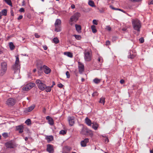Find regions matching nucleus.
I'll list each match as a JSON object with an SVG mask.
<instances>
[{"label":"nucleus","instance_id":"25","mask_svg":"<svg viewBox=\"0 0 153 153\" xmlns=\"http://www.w3.org/2000/svg\"><path fill=\"white\" fill-rule=\"evenodd\" d=\"M9 46L10 50H14L15 48V46L12 42H10L9 43Z\"/></svg>","mask_w":153,"mask_h":153},{"label":"nucleus","instance_id":"35","mask_svg":"<svg viewBox=\"0 0 153 153\" xmlns=\"http://www.w3.org/2000/svg\"><path fill=\"white\" fill-rule=\"evenodd\" d=\"M8 5L12 6V3L11 0H3Z\"/></svg>","mask_w":153,"mask_h":153},{"label":"nucleus","instance_id":"44","mask_svg":"<svg viewBox=\"0 0 153 153\" xmlns=\"http://www.w3.org/2000/svg\"><path fill=\"white\" fill-rule=\"evenodd\" d=\"M139 41L140 43H143L144 42V39L143 38H141L139 39Z\"/></svg>","mask_w":153,"mask_h":153},{"label":"nucleus","instance_id":"51","mask_svg":"<svg viewBox=\"0 0 153 153\" xmlns=\"http://www.w3.org/2000/svg\"><path fill=\"white\" fill-rule=\"evenodd\" d=\"M106 29H107V30H108L109 31L111 30V27L109 26H107L106 27Z\"/></svg>","mask_w":153,"mask_h":153},{"label":"nucleus","instance_id":"6","mask_svg":"<svg viewBox=\"0 0 153 153\" xmlns=\"http://www.w3.org/2000/svg\"><path fill=\"white\" fill-rule=\"evenodd\" d=\"M61 21L59 19H57L54 25L55 27V31L56 32H59L61 30Z\"/></svg>","mask_w":153,"mask_h":153},{"label":"nucleus","instance_id":"42","mask_svg":"<svg viewBox=\"0 0 153 153\" xmlns=\"http://www.w3.org/2000/svg\"><path fill=\"white\" fill-rule=\"evenodd\" d=\"M135 56V55H134L133 54H132V55L130 54L129 55H128V58H131V59L134 58Z\"/></svg>","mask_w":153,"mask_h":153},{"label":"nucleus","instance_id":"46","mask_svg":"<svg viewBox=\"0 0 153 153\" xmlns=\"http://www.w3.org/2000/svg\"><path fill=\"white\" fill-rule=\"evenodd\" d=\"M57 86L60 88H62L64 85L60 83L58 84Z\"/></svg>","mask_w":153,"mask_h":153},{"label":"nucleus","instance_id":"23","mask_svg":"<svg viewBox=\"0 0 153 153\" xmlns=\"http://www.w3.org/2000/svg\"><path fill=\"white\" fill-rule=\"evenodd\" d=\"M64 55L71 58L73 56L72 53L70 52H64Z\"/></svg>","mask_w":153,"mask_h":153},{"label":"nucleus","instance_id":"11","mask_svg":"<svg viewBox=\"0 0 153 153\" xmlns=\"http://www.w3.org/2000/svg\"><path fill=\"white\" fill-rule=\"evenodd\" d=\"M40 69L43 70L44 72L46 74H48L51 72V69L47 66L44 65L40 67Z\"/></svg>","mask_w":153,"mask_h":153},{"label":"nucleus","instance_id":"1","mask_svg":"<svg viewBox=\"0 0 153 153\" xmlns=\"http://www.w3.org/2000/svg\"><path fill=\"white\" fill-rule=\"evenodd\" d=\"M131 23L134 29L139 32L141 27V22L139 19H135L132 20Z\"/></svg>","mask_w":153,"mask_h":153},{"label":"nucleus","instance_id":"26","mask_svg":"<svg viewBox=\"0 0 153 153\" xmlns=\"http://www.w3.org/2000/svg\"><path fill=\"white\" fill-rule=\"evenodd\" d=\"M110 7L112 9H113V10H119L121 11L122 12H124V13H125V12L124 11H123V10H122L121 9H119V8H115L114 7H113L112 5H110Z\"/></svg>","mask_w":153,"mask_h":153},{"label":"nucleus","instance_id":"19","mask_svg":"<svg viewBox=\"0 0 153 153\" xmlns=\"http://www.w3.org/2000/svg\"><path fill=\"white\" fill-rule=\"evenodd\" d=\"M85 122L86 124L88 126H91L92 124L91 120L87 117L85 119Z\"/></svg>","mask_w":153,"mask_h":153},{"label":"nucleus","instance_id":"37","mask_svg":"<svg viewBox=\"0 0 153 153\" xmlns=\"http://www.w3.org/2000/svg\"><path fill=\"white\" fill-rule=\"evenodd\" d=\"M45 90L47 92H50L51 89L50 86H46V87Z\"/></svg>","mask_w":153,"mask_h":153},{"label":"nucleus","instance_id":"43","mask_svg":"<svg viewBox=\"0 0 153 153\" xmlns=\"http://www.w3.org/2000/svg\"><path fill=\"white\" fill-rule=\"evenodd\" d=\"M74 21H71V19H70L69 20V23L70 25H71V26L72 25L74 24Z\"/></svg>","mask_w":153,"mask_h":153},{"label":"nucleus","instance_id":"39","mask_svg":"<svg viewBox=\"0 0 153 153\" xmlns=\"http://www.w3.org/2000/svg\"><path fill=\"white\" fill-rule=\"evenodd\" d=\"M66 75L67 78H69L70 77V74L68 71H67L66 72Z\"/></svg>","mask_w":153,"mask_h":153},{"label":"nucleus","instance_id":"40","mask_svg":"<svg viewBox=\"0 0 153 153\" xmlns=\"http://www.w3.org/2000/svg\"><path fill=\"white\" fill-rule=\"evenodd\" d=\"M3 136L5 138H7L8 137V134L6 133H4L2 134Z\"/></svg>","mask_w":153,"mask_h":153},{"label":"nucleus","instance_id":"49","mask_svg":"<svg viewBox=\"0 0 153 153\" xmlns=\"http://www.w3.org/2000/svg\"><path fill=\"white\" fill-rule=\"evenodd\" d=\"M35 36L36 38H38L40 37L39 35H38V34L37 33H35Z\"/></svg>","mask_w":153,"mask_h":153},{"label":"nucleus","instance_id":"2","mask_svg":"<svg viewBox=\"0 0 153 153\" xmlns=\"http://www.w3.org/2000/svg\"><path fill=\"white\" fill-rule=\"evenodd\" d=\"M80 133L87 136H89L92 137L93 135V133L92 131L88 129L86 127L83 126L80 131Z\"/></svg>","mask_w":153,"mask_h":153},{"label":"nucleus","instance_id":"21","mask_svg":"<svg viewBox=\"0 0 153 153\" xmlns=\"http://www.w3.org/2000/svg\"><path fill=\"white\" fill-rule=\"evenodd\" d=\"M46 138L48 142L52 141L53 139V137L52 136H47Z\"/></svg>","mask_w":153,"mask_h":153},{"label":"nucleus","instance_id":"27","mask_svg":"<svg viewBox=\"0 0 153 153\" xmlns=\"http://www.w3.org/2000/svg\"><path fill=\"white\" fill-rule=\"evenodd\" d=\"M91 29L92 30V32L94 33H96L97 30L96 28V26L94 25H92L91 27Z\"/></svg>","mask_w":153,"mask_h":153},{"label":"nucleus","instance_id":"41","mask_svg":"<svg viewBox=\"0 0 153 153\" xmlns=\"http://www.w3.org/2000/svg\"><path fill=\"white\" fill-rule=\"evenodd\" d=\"M98 92L97 91H95L94 92L93 94H92V96L93 97L96 96H98Z\"/></svg>","mask_w":153,"mask_h":153},{"label":"nucleus","instance_id":"3","mask_svg":"<svg viewBox=\"0 0 153 153\" xmlns=\"http://www.w3.org/2000/svg\"><path fill=\"white\" fill-rule=\"evenodd\" d=\"M1 69L0 72V76H2L4 74L7 70V64L6 62H3L1 64Z\"/></svg>","mask_w":153,"mask_h":153},{"label":"nucleus","instance_id":"33","mask_svg":"<svg viewBox=\"0 0 153 153\" xmlns=\"http://www.w3.org/2000/svg\"><path fill=\"white\" fill-rule=\"evenodd\" d=\"M73 36H74L75 38L78 40H80L82 38L81 36L79 35H74Z\"/></svg>","mask_w":153,"mask_h":153},{"label":"nucleus","instance_id":"5","mask_svg":"<svg viewBox=\"0 0 153 153\" xmlns=\"http://www.w3.org/2000/svg\"><path fill=\"white\" fill-rule=\"evenodd\" d=\"M36 83L40 90L43 91L45 89L46 87V85L43 83L41 80L37 79L36 81Z\"/></svg>","mask_w":153,"mask_h":153},{"label":"nucleus","instance_id":"18","mask_svg":"<svg viewBox=\"0 0 153 153\" xmlns=\"http://www.w3.org/2000/svg\"><path fill=\"white\" fill-rule=\"evenodd\" d=\"M47 151L49 153H53V146L50 144H48L47 146Z\"/></svg>","mask_w":153,"mask_h":153},{"label":"nucleus","instance_id":"29","mask_svg":"<svg viewBox=\"0 0 153 153\" xmlns=\"http://www.w3.org/2000/svg\"><path fill=\"white\" fill-rule=\"evenodd\" d=\"M35 106L33 105L27 108V111L28 112H30L32 111L35 108Z\"/></svg>","mask_w":153,"mask_h":153},{"label":"nucleus","instance_id":"22","mask_svg":"<svg viewBox=\"0 0 153 153\" xmlns=\"http://www.w3.org/2000/svg\"><path fill=\"white\" fill-rule=\"evenodd\" d=\"M92 128L95 130H96L98 127V124L95 122H93L92 123Z\"/></svg>","mask_w":153,"mask_h":153},{"label":"nucleus","instance_id":"13","mask_svg":"<svg viewBox=\"0 0 153 153\" xmlns=\"http://www.w3.org/2000/svg\"><path fill=\"white\" fill-rule=\"evenodd\" d=\"M5 146L7 148H13L15 146V144L14 143L11 141L6 143Z\"/></svg>","mask_w":153,"mask_h":153},{"label":"nucleus","instance_id":"7","mask_svg":"<svg viewBox=\"0 0 153 153\" xmlns=\"http://www.w3.org/2000/svg\"><path fill=\"white\" fill-rule=\"evenodd\" d=\"M84 59L86 61L89 62L91 60V55L90 51H85L84 52Z\"/></svg>","mask_w":153,"mask_h":153},{"label":"nucleus","instance_id":"52","mask_svg":"<svg viewBox=\"0 0 153 153\" xmlns=\"http://www.w3.org/2000/svg\"><path fill=\"white\" fill-rule=\"evenodd\" d=\"M23 16L22 15H20L19 16V17L17 19L18 20H20V19H21L22 18Z\"/></svg>","mask_w":153,"mask_h":153},{"label":"nucleus","instance_id":"64","mask_svg":"<svg viewBox=\"0 0 153 153\" xmlns=\"http://www.w3.org/2000/svg\"><path fill=\"white\" fill-rule=\"evenodd\" d=\"M81 80L82 82H83L84 81V79L83 78H82Z\"/></svg>","mask_w":153,"mask_h":153},{"label":"nucleus","instance_id":"12","mask_svg":"<svg viewBox=\"0 0 153 153\" xmlns=\"http://www.w3.org/2000/svg\"><path fill=\"white\" fill-rule=\"evenodd\" d=\"M78 69L79 72L80 74H82L84 71V65L81 63L79 62H78Z\"/></svg>","mask_w":153,"mask_h":153},{"label":"nucleus","instance_id":"9","mask_svg":"<svg viewBox=\"0 0 153 153\" xmlns=\"http://www.w3.org/2000/svg\"><path fill=\"white\" fill-rule=\"evenodd\" d=\"M35 86V84L34 83H29L25 85L22 88L23 90L28 91Z\"/></svg>","mask_w":153,"mask_h":153},{"label":"nucleus","instance_id":"20","mask_svg":"<svg viewBox=\"0 0 153 153\" xmlns=\"http://www.w3.org/2000/svg\"><path fill=\"white\" fill-rule=\"evenodd\" d=\"M75 27L76 31L78 33L81 32V27L79 25L76 24L75 25Z\"/></svg>","mask_w":153,"mask_h":153},{"label":"nucleus","instance_id":"24","mask_svg":"<svg viewBox=\"0 0 153 153\" xmlns=\"http://www.w3.org/2000/svg\"><path fill=\"white\" fill-rule=\"evenodd\" d=\"M99 102L100 103L102 104L103 105H104L105 102V98L104 97H102L100 98Z\"/></svg>","mask_w":153,"mask_h":153},{"label":"nucleus","instance_id":"54","mask_svg":"<svg viewBox=\"0 0 153 153\" xmlns=\"http://www.w3.org/2000/svg\"><path fill=\"white\" fill-rule=\"evenodd\" d=\"M43 48L44 50H46L48 48L47 46L45 45L43 46Z\"/></svg>","mask_w":153,"mask_h":153},{"label":"nucleus","instance_id":"32","mask_svg":"<svg viewBox=\"0 0 153 153\" xmlns=\"http://www.w3.org/2000/svg\"><path fill=\"white\" fill-rule=\"evenodd\" d=\"M101 81V80L96 78L93 80V82L96 84H98Z\"/></svg>","mask_w":153,"mask_h":153},{"label":"nucleus","instance_id":"58","mask_svg":"<svg viewBox=\"0 0 153 153\" xmlns=\"http://www.w3.org/2000/svg\"><path fill=\"white\" fill-rule=\"evenodd\" d=\"M117 39V37H114L113 38V40H116Z\"/></svg>","mask_w":153,"mask_h":153},{"label":"nucleus","instance_id":"10","mask_svg":"<svg viewBox=\"0 0 153 153\" xmlns=\"http://www.w3.org/2000/svg\"><path fill=\"white\" fill-rule=\"evenodd\" d=\"M16 100L12 98H9L6 101V104L9 106H12L14 105L15 104Z\"/></svg>","mask_w":153,"mask_h":153},{"label":"nucleus","instance_id":"48","mask_svg":"<svg viewBox=\"0 0 153 153\" xmlns=\"http://www.w3.org/2000/svg\"><path fill=\"white\" fill-rule=\"evenodd\" d=\"M19 11L21 12H24L25 10L23 8H22L20 9Z\"/></svg>","mask_w":153,"mask_h":153},{"label":"nucleus","instance_id":"57","mask_svg":"<svg viewBox=\"0 0 153 153\" xmlns=\"http://www.w3.org/2000/svg\"><path fill=\"white\" fill-rule=\"evenodd\" d=\"M105 142H108V141H109V140H108V139L107 138H106L105 139Z\"/></svg>","mask_w":153,"mask_h":153},{"label":"nucleus","instance_id":"15","mask_svg":"<svg viewBox=\"0 0 153 153\" xmlns=\"http://www.w3.org/2000/svg\"><path fill=\"white\" fill-rule=\"evenodd\" d=\"M89 140L88 138H85L84 140L81 142L80 144L82 146L85 147L86 146L87 143L89 142Z\"/></svg>","mask_w":153,"mask_h":153},{"label":"nucleus","instance_id":"56","mask_svg":"<svg viewBox=\"0 0 153 153\" xmlns=\"http://www.w3.org/2000/svg\"><path fill=\"white\" fill-rule=\"evenodd\" d=\"M149 4H153V0H152Z\"/></svg>","mask_w":153,"mask_h":153},{"label":"nucleus","instance_id":"62","mask_svg":"<svg viewBox=\"0 0 153 153\" xmlns=\"http://www.w3.org/2000/svg\"><path fill=\"white\" fill-rule=\"evenodd\" d=\"M52 83H53L52 85H55V82H54L53 81V82Z\"/></svg>","mask_w":153,"mask_h":153},{"label":"nucleus","instance_id":"30","mask_svg":"<svg viewBox=\"0 0 153 153\" xmlns=\"http://www.w3.org/2000/svg\"><path fill=\"white\" fill-rule=\"evenodd\" d=\"M53 41L55 44H57L59 42V40L57 37L54 38L53 39Z\"/></svg>","mask_w":153,"mask_h":153},{"label":"nucleus","instance_id":"31","mask_svg":"<svg viewBox=\"0 0 153 153\" xmlns=\"http://www.w3.org/2000/svg\"><path fill=\"white\" fill-rule=\"evenodd\" d=\"M2 13V14L4 16H6L7 15V10L6 9H4L1 11Z\"/></svg>","mask_w":153,"mask_h":153},{"label":"nucleus","instance_id":"28","mask_svg":"<svg viewBox=\"0 0 153 153\" xmlns=\"http://www.w3.org/2000/svg\"><path fill=\"white\" fill-rule=\"evenodd\" d=\"M88 4L92 7H95V5H94V1L91 0H90L88 2Z\"/></svg>","mask_w":153,"mask_h":153},{"label":"nucleus","instance_id":"34","mask_svg":"<svg viewBox=\"0 0 153 153\" xmlns=\"http://www.w3.org/2000/svg\"><path fill=\"white\" fill-rule=\"evenodd\" d=\"M25 123L28 126L30 125L31 124V120L29 119H28L25 121Z\"/></svg>","mask_w":153,"mask_h":153},{"label":"nucleus","instance_id":"63","mask_svg":"<svg viewBox=\"0 0 153 153\" xmlns=\"http://www.w3.org/2000/svg\"><path fill=\"white\" fill-rule=\"evenodd\" d=\"M36 71V70L35 69H33V71L34 73H35Z\"/></svg>","mask_w":153,"mask_h":153},{"label":"nucleus","instance_id":"61","mask_svg":"<svg viewBox=\"0 0 153 153\" xmlns=\"http://www.w3.org/2000/svg\"><path fill=\"white\" fill-rule=\"evenodd\" d=\"M150 153H153V150H150Z\"/></svg>","mask_w":153,"mask_h":153},{"label":"nucleus","instance_id":"50","mask_svg":"<svg viewBox=\"0 0 153 153\" xmlns=\"http://www.w3.org/2000/svg\"><path fill=\"white\" fill-rule=\"evenodd\" d=\"M124 82H125L124 80L123 79H121L120 81V82L121 84H123L124 83Z\"/></svg>","mask_w":153,"mask_h":153},{"label":"nucleus","instance_id":"16","mask_svg":"<svg viewBox=\"0 0 153 153\" xmlns=\"http://www.w3.org/2000/svg\"><path fill=\"white\" fill-rule=\"evenodd\" d=\"M24 127L23 126L20 125L16 126V131H18L19 133H22L23 132Z\"/></svg>","mask_w":153,"mask_h":153},{"label":"nucleus","instance_id":"36","mask_svg":"<svg viewBox=\"0 0 153 153\" xmlns=\"http://www.w3.org/2000/svg\"><path fill=\"white\" fill-rule=\"evenodd\" d=\"M66 130H62L60 131L59 134H61L64 135L66 133Z\"/></svg>","mask_w":153,"mask_h":153},{"label":"nucleus","instance_id":"47","mask_svg":"<svg viewBox=\"0 0 153 153\" xmlns=\"http://www.w3.org/2000/svg\"><path fill=\"white\" fill-rule=\"evenodd\" d=\"M65 148L67 149V150L69 151L71 149V147L68 146H66L65 147Z\"/></svg>","mask_w":153,"mask_h":153},{"label":"nucleus","instance_id":"60","mask_svg":"<svg viewBox=\"0 0 153 153\" xmlns=\"http://www.w3.org/2000/svg\"><path fill=\"white\" fill-rule=\"evenodd\" d=\"M122 30L123 31H125L126 30V29L125 28H123L122 29Z\"/></svg>","mask_w":153,"mask_h":153},{"label":"nucleus","instance_id":"8","mask_svg":"<svg viewBox=\"0 0 153 153\" xmlns=\"http://www.w3.org/2000/svg\"><path fill=\"white\" fill-rule=\"evenodd\" d=\"M81 16L80 13L76 12L70 18L71 21H74V22H76L78 20L79 17Z\"/></svg>","mask_w":153,"mask_h":153},{"label":"nucleus","instance_id":"17","mask_svg":"<svg viewBox=\"0 0 153 153\" xmlns=\"http://www.w3.org/2000/svg\"><path fill=\"white\" fill-rule=\"evenodd\" d=\"M46 120H48V123L51 125L54 124V121L53 118L49 116H47L46 117Z\"/></svg>","mask_w":153,"mask_h":153},{"label":"nucleus","instance_id":"4","mask_svg":"<svg viewBox=\"0 0 153 153\" xmlns=\"http://www.w3.org/2000/svg\"><path fill=\"white\" fill-rule=\"evenodd\" d=\"M16 61L15 62V64L12 67V69L14 71V72H15L16 71L19 70L20 68L19 56H16Z\"/></svg>","mask_w":153,"mask_h":153},{"label":"nucleus","instance_id":"53","mask_svg":"<svg viewBox=\"0 0 153 153\" xmlns=\"http://www.w3.org/2000/svg\"><path fill=\"white\" fill-rule=\"evenodd\" d=\"M110 42L109 41H107L106 42V44L107 45H109L110 44Z\"/></svg>","mask_w":153,"mask_h":153},{"label":"nucleus","instance_id":"38","mask_svg":"<svg viewBox=\"0 0 153 153\" xmlns=\"http://www.w3.org/2000/svg\"><path fill=\"white\" fill-rule=\"evenodd\" d=\"M98 61L100 62H102L103 61L102 58L101 57L99 56L98 59Z\"/></svg>","mask_w":153,"mask_h":153},{"label":"nucleus","instance_id":"45","mask_svg":"<svg viewBox=\"0 0 153 153\" xmlns=\"http://www.w3.org/2000/svg\"><path fill=\"white\" fill-rule=\"evenodd\" d=\"M93 23L95 25H97L98 24L97 21L95 19L93 20Z\"/></svg>","mask_w":153,"mask_h":153},{"label":"nucleus","instance_id":"55","mask_svg":"<svg viewBox=\"0 0 153 153\" xmlns=\"http://www.w3.org/2000/svg\"><path fill=\"white\" fill-rule=\"evenodd\" d=\"M71 7L72 9H74L75 7V6L74 4H72L71 5Z\"/></svg>","mask_w":153,"mask_h":153},{"label":"nucleus","instance_id":"59","mask_svg":"<svg viewBox=\"0 0 153 153\" xmlns=\"http://www.w3.org/2000/svg\"><path fill=\"white\" fill-rule=\"evenodd\" d=\"M28 139V138L27 137H25V141H27Z\"/></svg>","mask_w":153,"mask_h":153},{"label":"nucleus","instance_id":"14","mask_svg":"<svg viewBox=\"0 0 153 153\" xmlns=\"http://www.w3.org/2000/svg\"><path fill=\"white\" fill-rule=\"evenodd\" d=\"M68 120L69 125L71 126H73L75 123V120L74 117H69L68 118Z\"/></svg>","mask_w":153,"mask_h":153}]
</instances>
